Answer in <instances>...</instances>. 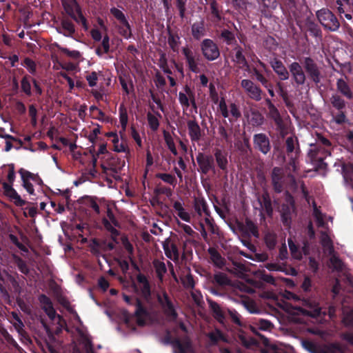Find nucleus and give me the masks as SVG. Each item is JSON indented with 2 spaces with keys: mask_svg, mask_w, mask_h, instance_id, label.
<instances>
[{
  "mask_svg": "<svg viewBox=\"0 0 353 353\" xmlns=\"http://www.w3.org/2000/svg\"><path fill=\"white\" fill-rule=\"evenodd\" d=\"M219 37L228 46L236 43L234 34L228 29L221 30Z\"/></svg>",
  "mask_w": 353,
  "mask_h": 353,
  "instance_id": "obj_38",
  "label": "nucleus"
},
{
  "mask_svg": "<svg viewBox=\"0 0 353 353\" xmlns=\"http://www.w3.org/2000/svg\"><path fill=\"white\" fill-rule=\"evenodd\" d=\"M38 300L41 305L42 310L46 312L51 320H54L57 312L53 307L51 299L44 294L39 296Z\"/></svg>",
  "mask_w": 353,
  "mask_h": 353,
  "instance_id": "obj_17",
  "label": "nucleus"
},
{
  "mask_svg": "<svg viewBox=\"0 0 353 353\" xmlns=\"http://www.w3.org/2000/svg\"><path fill=\"white\" fill-rule=\"evenodd\" d=\"M184 55L188 69L194 73L199 72L197 59L194 52L188 47H183L181 50Z\"/></svg>",
  "mask_w": 353,
  "mask_h": 353,
  "instance_id": "obj_19",
  "label": "nucleus"
},
{
  "mask_svg": "<svg viewBox=\"0 0 353 353\" xmlns=\"http://www.w3.org/2000/svg\"><path fill=\"white\" fill-rule=\"evenodd\" d=\"M307 30L313 37H318L321 35V30H320L319 26L314 23H309Z\"/></svg>",
  "mask_w": 353,
  "mask_h": 353,
  "instance_id": "obj_64",
  "label": "nucleus"
},
{
  "mask_svg": "<svg viewBox=\"0 0 353 353\" xmlns=\"http://www.w3.org/2000/svg\"><path fill=\"white\" fill-rule=\"evenodd\" d=\"M253 145L255 150L267 154L271 150L269 137L264 133L255 134L253 136Z\"/></svg>",
  "mask_w": 353,
  "mask_h": 353,
  "instance_id": "obj_13",
  "label": "nucleus"
},
{
  "mask_svg": "<svg viewBox=\"0 0 353 353\" xmlns=\"http://www.w3.org/2000/svg\"><path fill=\"white\" fill-rule=\"evenodd\" d=\"M163 248L165 256L174 262L179 259V252L177 245L172 242L170 238L166 239L163 242Z\"/></svg>",
  "mask_w": 353,
  "mask_h": 353,
  "instance_id": "obj_16",
  "label": "nucleus"
},
{
  "mask_svg": "<svg viewBox=\"0 0 353 353\" xmlns=\"http://www.w3.org/2000/svg\"><path fill=\"white\" fill-rule=\"evenodd\" d=\"M82 344L85 353H94L92 342L88 336H84L83 337Z\"/></svg>",
  "mask_w": 353,
  "mask_h": 353,
  "instance_id": "obj_61",
  "label": "nucleus"
},
{
  "mask_svg": "<svg viewBox=\"0 0 353 353\" xmlns=\"http://www.w3.org/2000/svg\"><path fill=\"white\" fill-rule=\"evenodd\" d=\"M22 172L26 174V177H28L29 180L33 181L35 183L40 186H42L43 185V180L41 179L38 174H34L28 170H24L23 168H21L19 170V173L22 174Z\"/></svg>",
  "mask_w": 353,
  "mask_h": 353,
  "instance_id": "obj_44",
  "label": "nucleus"
},
{
  "mask_svg": "<svg viewBox=\"0 0 353 353\" xmlns=\"http://www.w3.org/2000/svg\"><path fill=\"white\" fill-rule=\"evenodd\" d=\"M236 64L239 65L240 68L248 67V63L243 53H235L234 58L233 59Z\"/></svg>",
  "mask_w": 353,
  "mask_h": 353,
  "instance_id": "obj_57",
  "label": "nucleus"
},
{
  "mask_svg": "<svg viewBox=\"0 0 353 353\" xmlns=\"http://www.w3.org/2000/svg\"><path fill=\"white\" fill-rule=\"evenodd\" d=\"M296 211L295 199L291 193L286 190L284 192V202L279 210L281 221L284 226L290 227L292 224V214Z\"/></svg>",
  "mask_w": 353,
  "mask_h": 353,
  "instance_id": "obj_1",
  "label": "nucleus"
},
{
  "mask_svg": "<svg viewBox=\"0 0 353 353\" xmlns=\"http://www.w3.org/2000/svg\"><path fill=\"white\" fill-rule=\"evenodd\" d=\"M2 186L5 194L11 199L14 200V203L17 206L22 207L27 203L25 200L21 198L20 195L12 188V184L3 182L2 183Z\"/></svg>",
  "mask_w": 353,
  "mask_h": 353,
  "instance_id": "obj_18",
  "label": "nucleus"
},
{
  "mask_svg": "<svg viewBox=\"0 0 353 353\" xmlns=\"http://www.w3.org/2000/svg\"><path fill=\"white\" fill-rule=\"evenodd\" d=\"M214 159L218 168L225 173H228V154L225 151L219 148H216L214 150Z\"/></svg>",
  "mask_w": 353,
  "mask_h": 353,
  "instance_id": "obj_21",
  "label": "nucleus"
},
{
  "mask_svg": "<svg viewBox=\"0 0 353 353\" xmlns=\"http://www.w3.org/2000/svg\"><path fill=\"white\" fill-rule=\"evenodd\" d=\"M302 63L303 64L306 78L307 77L310 81L318 85L323 78L321 68L310 57H304Z\"/></svg>",
  "mask_w": 353,
  "mask_h": 353,
  "instance_id": "obj_2",
  "label": "nucleus"
},
{
  "mask_svg": "<svg viewBox=\"0 0 353 353\" xmlns=\"http://www.w3.org/2000/svg\"><path fill=\"white\" fill-rule=\"evenodd\" d=\"M245 234L250 237V235H253L254 237L258 238L259 236V230L257 225L250 219H245V226L242 229Z\"/></svg>",
  "mask_w": 353,
  "mask_h": 353,
  "instance_id": "obj_30",
  "label": "nucleus"
},
{
  "mask_svg": "<svg viewBox=\"0 0 353 353\" xmlns=\"http://www.w3.org/2000/svg\"><path fill=\"white\" fill-rule=\"evenodd\" d=\"M266 246L270 249L272 250L275 248L276 244V237L274 234L268 233L265 236L264 238Z\"/></svg>",
  "mask_w": 353,
  "mask_h": 353,
  "instance_id": "obj_58",
  "label": "nucleus"
},
{
  "mask_svg": "<svg viewBox=\"0 0 353 353\" xmlns=\"http://www.w3.org/2000/svg\"><path fill=\"white\" fill-rule=\"evenodd\" d=\"M199 165L198 172L201 174L206 175L210 171L216 173V165L214 157L212 154L199 152L196 157Z\"/></svg>",
  "mask_w": 353,
  "mask_h": 353,
  "instance_id": "obj_6",
  "label": "nucleus"
},
{
  "mask_svg": "<svg viewBox=\"0 0 353 353\" xmlns=\"http://www.w3.org/2000/svg\"><path fill=\"white\" fill-rule=\"evenodd\" d=\"M207 336L212 345H217L219 341L228 343L227 336L219 329H216L214 332H209Z\"/></svg>",
  "mask_w": 353,
  "mask_h": 353,
  "instance_id": "obj_32",
  "label": "nucleus"
},
{
  "mask_svg": "<svg viewBox=\"0 0 353 353\" xmlns=\"http://www.w3.org/2000/svg\"><path fill=\"white\" fill-rule=\"evenodd\" d=\"M210 10L211 14L214 17L216 18V21H221V15L219 10V4L216 0H212V1L210 2Z\"/></svg>",
  "mask_w": 353,
  "mask_h": 353,
  "instance_id": "obj_59",
  "label": "nucleus"
},
{
  "mask_svg": "<svg viewBox=\"0 0 353 353\" xmlns=\"http://www.w3.org/2000/svg\"><path fill=\"white\" fill-rule=\"evenodd\" d=\"M181 282L184 288L186 289H193L194 288L195 282L192 274L190 273L185 275L181 279Z\"/></svg>",
  "mask_w": 353,
  "mask_h": 353,
  "instance_id": "obj_54",
  "label": "nucleus"
},
{
  "mask_svg": "<svg viewBox=\"0 0 353 353\" xmlns=\"http://www.w3.org/2000/svg\"><path fill=\"white\" fill-rule=\"evenodd\" d=\"M23 182V187L26 190V191L31 195L34 194V189L33 188V185L30 182V180L28 177H26V174L22 172V174H20Z\"/></svg>",
  "mask_w": 353,
  "mask_h": 353,
  "instance_id": "obj_55",
  "label": "nucleus"
},
{
  "mask_svg": "<svg viewBox=\"0 0 353 353\" xmlns=\"http://www.w3.org/2000/svg\"><path fill=\"white\" fill-rule=\"evenodd\" d=\"M316 17L321 24L327 30L334 32L340 27L336 17L327 8H322L316 12Z\"/></svg>",
  "mask_w": 353,
  "mask_h": 353,
  "instance_id": "obj_5",
  "label": "nucleus"
},
{
  "mask_svg": "<svg viewBox=\"0 0 353 353\" xmlns=\"http://www.w3.org/2000/svg\"><path fill=\"white\" fill-rule=\"evenodd\" d=\"M67 14L77 23H81L83 28L87 30L88 28V21L83 16L81 8L77 1V4L69 3L63 6Z\"/></svg>",
  "mask_w": 353,
  "mask_h": 353,
  "instance_id": "obj_8",
  "label": "nucleus"
},
{
  "mask_svg": "<svg viewBox=\"0 0 353 353\" xmlns=\"http://www.w3.org/2000/svg\"><path fill=\"white\" fill-rule=\"evenodd\" d=\"M270 179L274 192L276 194L281 193L285 186V174L283 168L274 167L270 173Z\"/></svg>",
  "mask_w": 353,
  "mask_h": 353,
  "instance_id": "obj_10",
  "label": "nucleus"
},
{
  "mask_svg": "<svg viewBox=\"0 0 353 353\" xmlns=\"http://www.w3.org/2000/svg\"><path fill=\"white\" fill-rule=\"evenodd\" d=\"M121 243L125 250L128 252V255L127 258L128 259L129 257L134 256V250L133 245L130 242L128 238L126 236H123L121 237Z\"/></svg>",
  "mask_w": 353,
  "mask_h": 353,
  "instance_id": "obj_51",
  "label": "nucleus"
},
{
  "mask_svg": "<svg viewBox=\"0 0 353 353\" xmlns=\"http://www.w3.org/2000/svg\"><path fill=\"white\" fill-rule=\"evenodd\" d=\"M213 282L219 286H225L230 284V281L226 274L217 272L214 274Z\"/></svg>",
  "mask_w": 353,
  "mask_h": 353,
  "instance_id": "obj_41",
  "label": "nucleus"
},
{
  "mask_svg": "<svg viewBox=\"0 0 353 353\" xmlns=\"http://www.w3.org/2000/svg\"><path fill=\"white\" fill-rule=\"evenodd\" d=\"M179 101L182 106L183 111L187 110L190 107L189 97L185 92H179Z\"/></svg>",
  "mask_w": 353,
  "mask_h": 353,
  "instance_id": "obj_56",
  "label": "nucleus"
},
{
  "mask_svg": "<svg viewBox=\"0 0 353 353\" xmlns=\"http://www.w3.org/2000/svg\"><path fill=\"white\" fill-rule=\"evenodd\" d=\"M8 238L10 240V241L14 245H16L20 250H21L23 252H28V249L19 241L17 236L12 234H10L8 235Z\"/></svg>",
  "mask_w": 353,
  "mask_h": 353,
  "instance_id": "obj_60",
  "label": "nucleus"
},
{
  "mask_svg": "<svg viewBox=\"0 0 353 353\" xmlns=\"http://www.w3.org/2000/svg\"><path fill=\"white\" fill-rule=\"evenodd\" d=\"M331 155L330 149L316 145L314 148L311 149L308 152V157L314 165L316 170H323L326 168L327 163L324 159Z\"/></svg>",
  "mask_w": 353,
  "mask_h": 353,
  "instance_id": "obj_3",
  "label": "nucleus"
},
{
  "mask_svg": "<svg viewBox=\"0 0 353 353\" xmlns=\"http://www.w3.org/2000/svg\"><path fill=\"white\" fill-rule=\"evenodd\" d=\"M270 64L281 81H285L289 79V71L281 60L277 58H273L270 61Z\"/></svg>",
  "mask_w": 353,
  "mask_h": 353,
  "instance_id": "obj_15",
  "label": "nucleus"
},
{
  "mask_svg": "<svg viewBox=\"0 0 353 353\" xmlns=\"http://www.w3.org/2000/svg\"><path fill=\"white\" fill-rule=\"evenodd\" d=\"M183 90L189 97L190 106L191 105L194 109L196 110L197 105L196 103L195 93L194 90H192V88L188 85H185L183 87Z\"/></svg>",
  "mask_w": 353,
  "mask_h": 353,
  "instance_id": "obj_53",
  "label": "nucleus"
},
{
  "mask_svg": "<svg viewBox=\"0 0 353 353\" xmlns=\"http://www.w3.org/2000/svg\"><path fill=\"white\" fill-rule=\"evenodd\" d=\"M102 224L105 229L110 233V239L112 243H114V245L119 244L118 236L120 235L121 232L113 227L105 217L102 219Z\"/></svg>",
  "mask_w": 353,
  "mask_h": 353,
  "instance_id": "obj_29",
  "label": "nucleus"
},
{
  "mask_svg": "<svg viewBox=\"0 0 353 353\" xmlns=\"http://www.w3.org/2000/svg\"><path fill=\"white\" fill-rule=\"evenodd\" d=\"M156 177L161 179L165 183H167L174 187L176 185V179L172 174L168 173H157L156 174Z\"/></svg>",
  "mask_w": 353,
  "mask_h": 353,
  "instance_id": "obj_45",
  "label": "nucleus"
},
{
  "mask_svg": "<svg viewBox=\"0 0 353 353\" xmlns=\"http://www.w3.org/2000/svg\"><path fill=\"white\" fill-rule=\"evenodd\" d=\"M210 306L216 319L221 321L225 318L224 313L217 303L211 301L210 303Z\"/></svg>",
  "mask_w": 353,
  "mask_h": 353,
  "instance_id": "obj_46",
  "label": "nucleus"
},
{
  "mask_svg": "<svg viewBox=\"0 0 353 353\" xmlns=\"http://www.w3.org/2000/svg\"><path fill=\"white\" fill-rule=\"evenodd\" d=\"M249 123L254 127L261 126L264 123V117L256 109H251Z\"/></svg>",
  "mask_w": 353,
  "mask_h": 353,
  "instance_id": "obj_34",
  "label": "nucleus"
},
{
  "mask_svg": "<svg viewBox=\"0 0 353 353\" xmlns=\"http://www.w3.org/2000/svg\"><path fill=\"white\" fill-rule=\"evenodd\" d=\"M188 134L192 142H198L201 138V130L196 120H189L187 122Z\"/></svg>",
  "mask_w": 353,
  "mask_h": 353,
  "instance_id": "obj_23",
  "label": "nucleus"
},
{
  "mask_svg": "<svg viewBox=\"0 0 353 353\" xmlns=\"http://www.w3.org/2000/svg\"><path fill=\"white\" fill-rule=\"evenodd\" d=\"M330 103L332 106L339 111L345 108V100L339 94H332L330 97Z\"/></svg>",
  "mask_w": 353,
  "mask_h": 353,
  "instance_id": "obj_39",
  "label": "nucleus"
},
{
  "mask_svg": "<svg viewBox=\"0 0 353 353\" xmlns=\"http://www.w3.org/2000/svg\"><path fill=\"white\" fill-rule=\"evenodd\" d=\"M276 86L278 94L282 98L290 112L292 113V108H294V103L290 100L288 92L284 89L283 85L281 82H277Z\"/></svg>",
  "mask_w": 353,
  "mask_h": 353,
  "instance_id": "obj_31",
  "label": "nucleus"
},
{
  "mask_svg": "<svg viewBox=\"0 0 353 353\" xmlns=\"http://www.w3.org/2000/svg\"><path fill=\"white\" fill-rule=\"evenodd\" d=\"M194 208L199 216H201L202 213H204L205 216H210L208 203L203 197H194Z\"/></svg>",
  "mask_w": 353,
  "mask_h": 353,
  "instance_id": "obj_25",
  "label": "nucleus"
},
{
  "mask_svg": "<svg viewBox=\"0 0 353 353\" xmlns=\"http://www.w3.org/2000/svg\"><path fill=\"white\" fill-rule=\"evenodd\" d=\"M61 28H57L58 32L65 37H72L75 32L74 23L68 18H63L61 21Z\"/></svg>",
  "mask_w": 353,
  "mask_h": 353,
  "instance_id": "obj_26",
  "label": "nucleus"
},
{
  "mask_svg": "<svg viewBox=\"0 0 353 353\" xmlns=\"http://www.w3.org/2000/svg\"><path fill=\"white\" fill-rule=\"evenodd\" d=\"M12 257L19 270L23 274H28L30 272V270L26 261L23 259H22L20 256L16 254H13Z\"/></svg>",
  "mask_w": 353,
  "mask_h": 353,
  "instance_id": "obj_42",
  "label": "nucleus"
},
{
  "mask_svg": "<svg viewBox=\"0 0 353 353\" xmlns=\"http://www.w3.org/2000/svg\"><path fill=\"white\" fill-rule=\"evenodd\" d=\"M163 137L165 141V143L168 148V149L170 150V152L174 154H177V150L175 146V143L174 142V140L170 133L165 130L163 131Z\"/></svg>",
  "mask_w": 353,
  "mask_h": 353,
  "instance_id": "obj_43",
  "label": "nucleus"
},
{
  "mask_svg": "<svg viewBox=\"0 0 353 353\" xmlns=\"http://www.w3.org/2000/svg\"><path fill=\"white\" fill-rule=\"evenodd\" d=\"M295 142L299 145L297 139L293 137H288L285 141L286 152L289 159L286 168L290 171L294 172L297 170L298 158L299 155V148H295Z\"/></svg>",
  "mask_w": 353,
  "mask_h": 353,
  "instance_id": "obj_4",
  "label": "nucleus"
},
{
  "mask_svg": "<svg viewBox=\"0 0 353 353\" xmlns=\"http://www.w3.org/2000/svg\"><path fill=\"white\" fill-rule=\"evenodd\" d=\"M110 12L111 14H112L114 17L117 19L124 27V28H121L120 31L122 36L125 39H130L132 35L131 26L128 21L124 13L115 7L110 8Z\"/></svg>",
  "mask_w": 353,
  "mask_h": 353,
  "instance_id": "obj_12",
  "label": "nucleus"
},
{
  "mask_svg": "<svg viewBox=\"0 0 353 353\" xmlns=\"http://www.w3.org/2000/svg\"><path fill=\"white\" fill-rule=\"evenodd\" d=\"M336 89L343 96L347 99H353V92L347 84V83L343 79H339L336 81Z\"/></svg>",
  "mask_w": 353,
  "mask_h": 353,
  "instance_id": "obj_27",
  "label": "nucleus"
},
{
  "mask_svg": "<svg viewBox=\"0 0 353 353\" xmlns=\"http://www.w3.org/2000/svg\"><path fill=\"white\" fill-rule=\"evenodd\" d=\"M176 347L179 350V353H188L191 352L192 350V343L189 340L185 341L183 343L176 341Z\"/></svg>",
  "mask_w": 353,
  "mask_h": 353,
  "instance_id": "obj_52",
  "label": "nucleus"
},
{
  "mask_svg": "<svg viewBox=\"0 0 353 353\" xmlns=\"http://www.w3.org/2000/svg\"><path fill=\"white\" fill-rule=\"evenodd\" d=\"M191 32L195 40H200L206 34L203 21L194 23L191 26Z\"/></svg>",
  "mask_w": 353,
  "mask_h": 353,
  "instance_id": "obj_28",
  "label": "nucleus"
},
{
  "mask_svg": "<svg viewBox=\"0 0 353 353\" xmlns=\"http://www.w3.org/2000/svg\"><path fill=\"white\" fill-rule=\"evenodd\" d=\"M147 120L148 125L152 131L155 132L159 129V121L155 115L148 112L147 113Z\"/></svg>",
  "mask_w": 353,
  "mask_h": 353,
  "instance_id": "obj_47",
  "label": "nucleus"
},
{
  "mask_svg": "<svg viewBox=\"0 0 353 353\" xmlns=\"http://www.w3.org/2000/svg\"><path fill=\"white\" fill-rule=\"evenodd\" d=\"M21 65L26 67L31 74L34 75L36 74L37 65L35 62L30 57H26L23 61L21 63Z\"/></svg>",
  "mask_w": 353,
  "mask_h": 353,
  "instance_id": "obj_50",
  "label": "nucleus"
},
{
  "mask_svg": "<svg viewBox=\"0 0 353 353\" xmlns=\"http://www.w3.org/2000/svg\"><path fill=\"white\" fill-rule=\"evenodd\" d=\"M32 79H34L28 74H26L23 77L21 81V88L22 92H23L27 96L32 95L31 84Z\"/></svg>",
  "mask_w": 353,
  "mask_h": 353,
  "instance_id": "obj_37",
  "label": "nucleus"
},
{
  "mask_svg": "<svg viewBox=\"0 0 353 353\" xmlns=\"http://www.w3.org/2000/svg\"><path fill=\"white\" fill-rule=\"evenodd\" d=\"M289 249L293 258L300 260L302 259V254L299 251V246L292 239H288Z\"/></svg>",
  "mask_w": 353,
  "mask_h": 353,
  "instance_id": "obj_48",
  "label": "nucleus"
},
{
  "mask_svg": "<svg viewBox=\"0 0 353 353\" xmlns=\"http://www.w3.org/2000/svg\"><path fill=\"white\" fill-rule=\"evenodd\" d=\"M205 222L206 225L208 226L209 230H210V232L212 234H218L219 228H218L217 225L215 224V223L214 222L213 219H212L210 217V216H206V217L205 218Z\"/></svg>",
  "mask_w": 353,
  "mask_h": 353,
  "instance_id": "obj_63",
  "label": "nucleus"
},
{
  "mask_svg": "<svg viewBox=\"0 0 353 353\" xmlns=\"http://www.w3.org/2000/svg\"><path fill=\"white\" fill-rule=\"evenodd\" d=\"M157 300L163 307L164 313L168 320L175 321L178 317V314L167 292L164 291L162 296L158 295Z\"/></svg>",
  "mask_w": 353,
  "mask_h": 353,
  "instance_id": "obj_9",
  "label": "nucleus"
},
{
  "mask_svg": "<svg viewBox=\"0 0 353 353\" xmlns=\"http://www.w3.org/2000/svg\"><path fill=\"white\" fill-rule=\"evenodd\" d=\"M137 281L142 285L141 288L142 296L146 299H149L151 296V286L147 276L142 273H139L137 275Z\"/></svg>",
  "mask_w": 353,
  "mask_h": 353,
  "instance_id": "obj_24",
  "label": "nucleus"
},
{
  "mask_svg": "<svg viewBox=\"0 0 353 353\" xmlns=\"http://www.w3.org/2000/svg\"><path fill=\"white\" fill-rule=\"evenodd\" d=\"M174 209L177 212V215L184 221L190 222L191 217L188 212H185L181 202L176 201L173 203Z\"/></svg>",
  "mask_w": 353,
  "mask_h": 353,
  "instance_id": "obj_36",
  "label": "nucleus"
},
{
  "mask_svg": "<svg viewBox=\"0 0 353 353\" xmlns=\"http://www.w3.org/2000/svg\"><path fill=\"white\" fill-rule=\"evenodd\" d=\"M268 115L269 118L274 121L276 130L279 132L282 137H284L286 133V126L277 108L274 106L268 109Z\"/></svg>",
  "mask_w": 353,
  "mask_h": 353,
  "instance_id": "obj_14",
  "label": "nucleus"
},
{
  "mask_svg": "<svg viewBox=\"0 0 353 353\" xmlns=\"http://www.w3.org/2000/svg\"><path fill=\"white\" fill-rule=\"evenodd\" d=\"M134 305L136 307L134 316L137 317V323L138 325L143 326L145 325V321L143 316L148 315L147 310L139 298L134 299Z\"/></svg>",
  "mask_w": 353,
  "mask_h": 353,
  "instance_id": "obj_22",
  "label": "nucleus"
},
{
  "mask_svg": "<svg viewBox=\"0 0 353 353\" xmlns=\"http://www.w3.org/2000/svg\"><path fill=\"white\" fill-rule=\"evenodd\" d=\"M107 217L109 219L108 221L111 223V225L114 228H120L121 224L118 219L114 216L111 208H107Z\"/></svg>",
  "mask_w": 353,
  "mask_h": 353,
  "instance_id": "obj_62",
  "label": "nucleus"
},
{
  "mask_svg": "<svg viewBox=\"0 0 353 353\" xmlns=\"http://www.w3.org/2000/svg\"><path fill=\"white\" fill-rule=\"evenodd\" d=\"M247 93L252 99L256 101H259L262 99V90L256 85L250 89Z\"/></svg>",
  "mask_w": 353,
  "mask_h": 353,
  "instance_id": "obj_49",
  "label": "nucleus"
},
{
  "mask_svg": "<svg viewBox=\"0 0 353 353\" xmlns=\"http://www.w3.org/2000/svg\"><path fill=\"white\" fill-rule=\"evenodd\" d=\"M208 252L214 265L218 268H222L225 265V259L214 248H209Z\"/></svg>",
  "mask_w": 353,
  "mask_h": 353,
  "instance_id": "obj_33",
  "label": "nucleus"
},
{
  "mask_svg": "<svg viewBox=\"0 0 353 353\" xmlns=\"http://www.w3.org/2000/svg\"><path fill=\"white\" fill-rule=\"evenodd\" d=\"M168 43L174 52H177L180 44V37L176 33L169 32Z\"/></svg>",
  "mask_w": 353,
  "mask_h": 353,
  "instance_id": "obj_40",
  "label": "nucleus"
},
{
  "mask_svg": "<svg viewBox=\"0 0 353 353\" xmlns=\"http://www.w3.org/2000/svg\"><path fill=\"white\" fill-rule=\"evenodd\" d=\"M203 57L208 61H212L220 57V50L217 44L210 39H203L200 44Z\"/></svg>",
  "mask_w": 353,
  "mask_h": 353,
  "instance_id": "obj_7",
  "label": "nucleus"
},
{
  "mask_svg": "<svg viewBox=\"0 0 353 353\" xmlns=\"http://www.w3.org/2000/svg\"><path fill=\"white\" fill-rule=\"evenodd\" d=\"M258 201L265 214L268 216H272L274 211L272 201L270 194L267 190L263 191L261 195L258 199Z\"/></svg>",
  "mask_w": 353,
  "mask_h": 353,
  "instance_id": "obj_20",
  "label": "nucleus"
},
{
  "mask_svg": "<svg viewBox=\"0 0 353 353\" xmlns=\"http://www.w3.org/2000/svg\"><path fill=\"white\" fill-rule=\"evenodd\" d=\"M289 74L292 76V81L297 86L303 85L306 81V74L303 65L299 62L294 61L288 65Z\"/></svg>",
  "mask_w": 353,
  "mask_h": 353,
  "instance_id": "obj_11",
  "label": "nucleus"
},
{
  "mask_svg": "<svg viewBox=\"0 0 353 353\" xmlns=\"http://www.w3.org/2000/svg\"><path fill=\"white\" fill-rule=\"evenodd\" d=\"M152 264L155 269L158 279L160 281H163L164 274L167 272L165 264L159 259H154L152 262Z\"/></svg>",
  "mask_w": 353,
  "mask_h": 353,
  "instance_id": "obj_35",
  "label": "nucleus"
}]
</instances>
